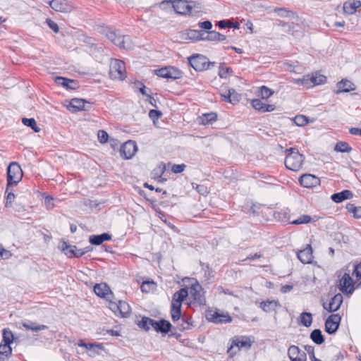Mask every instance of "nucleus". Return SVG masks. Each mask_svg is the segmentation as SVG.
I'll list each match as a JSON object with an SVG mask.
<instances>
[{
    "instance_id": "f257e3e1",
    "label": "nucleus",
    "mask_w": 361,
    "mask_h": 361,
    "mask_svg": "<svg viewBox=\"0 0 361 361\" xmlns=\"http://www.w3.org/2000/svg\"><path fill=\"white\" fill-rule=\"evenodd\" d=\"M286 152L287 154L284 161L286 167L293 171H299L303 165L304 156L295 148H290Z\"/></svg>"
},
{
    "instance_id": "f03ea898",
    "label": "nucleus",
    "mask_w": 361,
    "mask_h": 361,
    "mask_svg": "<svg viewBox=\"0 0 361 361\" xmlns=\"http://www.w3.org/2000/svg\"><path fill=\"white\" fill-rule=\"evenodd\" d=\"M23 177V171L17 162H11L7 168V186L17 185Z\"/></svg>"
},
{
    "instance_id": "7ed1b4c3",
    "label": "nucleus",
    "mask_w": 361,
    "mask_h": 361,
    "mask_svg": "<svg viewBox=\"0 0 361 361\" xmlns=\"http://www.w3.org/2000/svg\"><path fill=\"white\" fill-rule=\"evenodd\" d=\"M190 65L196 71H203L209 69L210 66H214L215 62H209L208 59L202 54L192 55L188 59Z\"/></svg>"
},
{
    "instance_id": "20e7f679",
    "label": "nucleus",
    "mask_w": 361,
    "mask_h": 361,
    "mask_svg": "<svg viewBox=\"0 0 361 361\" xmlns=\"http://www.w3.org/2000/svg\"><path fill=\"white\" fill-rule=\"evenodd\" d=\"M126 66L123 61L111 59L110 62L109 75L112 79L124 80L126 75Z\"/></svg>"
},
{
    "instance_id": "39448f33",
    "label": "nucleus",
    "mask_w": 361,
    "mask_h": 361,
    "mask_svg": "<svg viewBox=\"0 0 361 361\" xmlns=\"http://www.w3.org/2000/svg\"><path fill=\"white\" fill-rule=\"evenodd\" d=\"M106 37L112 42L115 45L120 48L128 49L130 48V37L128 35H123L119 31L109 30L106 34Z\"/></svg>"
},
{
    "instance_id": "423d86ee",
    "label": "nucleus",
    "mask_w": 361,
    "mask_h": 361,
    "mask_svg": "<svg viewBox=\"0 0 361 361\" xmlns=\"http://www.w3.org/2000/svg\"><path fill=\"white\" fill-rule=\"evenodd\" d=\"M190 294L199 305H206V298L204 297V290L197 281H195L190 285Z\"/></svg>"
},
{
    "instance_id": "0eeeda50",
    "label": "nucleus",
    "mask_w": 361,
    "mask_h": 361,
    "mask_svg": "<svg viewBox=\"0 0 361 361\" xmlns=\"http://www.w3.org/2000/svg\"><path fill=\"white\" fill-rule=\"evenodd\" d=\"M157 76L166 79H179L182 77V72L173 66H166L155 71Z\"/></svg>"
},
{
    "instance_id": "6e6552de",
    "label": "nucleus",
    "mask_w": 361,
    "mask_h": 361,
    "mask_svg": "<svg viewBox=\"0 0 361 361\" xmlns=\"http://www.w3.org/2000/svg\"><path fill=\"white\" fill-rule=\"evenodd\" d=\"M251 345L252 341L250 338L246 336L235 337L232 340L231 347L228 349V353L233 355L236 353L235 351H233L235 347L239 350L242 348L249 349Z\"/></svg>"
},
{
    "instance_id": "1a4fd4ad",
    "label": "nucleus",
    "mask_w": 361,
    "mask_h": 361,
    "mask_svg": "<svg viewBox=\"0 0 361 361\" xmlns=\"http://www.w3.org/2000/svg\"><path fill=\"white\" fill-rule=\"evenodd\" d=\"M339 290L343 294H352L354 291V282L348 273H345L338 283Z\"/></svg>"
},
{
    "instance_id": "9d476101",
    "label": "nucleus",
    "mask_w": 361,
    "mask_h": 361,
    "mask_svg": "<svg viewBox=\"0 0 361 361\" xmlns=\"http://www.w3.org/2000/svg\"><path fill=\"white\" fill-rule=\"evenodd\" d=\"M176 13L180 15H189L191 13L192 6L186 0L169 1Z\"/></svg>"
},
{
    "instance_id": "9b49d317",
    "label": "nucleus",
    "mask_w": 361,
    "mask_h": 361,
    "mask_svg": "<svg viewBox=\"0 0 361 361\" xmlns=\"http://www.w3.org/2000/svg\"><path fill=\"white\" fill-rule=\"evenodd\" d=\"M341 320V317L338 314H333L327 317L325 321V331L329 334H335Z\"/></svg>"
},
{
    "instance_id": "f8f14e48",
    "label": "nucleus",
    "mask_w": 361,
    "mask_h": 361,
    "mask_svg": "<svg viewBox=\"0 0 361 361\" xmlns=\"http://www.w3.org/2000/svg\"><path fill=\"white\" fill-rule=\"evenodd\" d=\"M110 309L116 314L118 313L122 317H127L131 312L129 304L122 300H119L118 303L111 302Z\"/></svg>"
},
{
    "instance_id": "ddd939ff",
    "label": "nucleus",
    "mask_w": 361,
    "mask_h": 361,
    "mask_svg": "<svg viewBox=\"0 0 361 361\" xmlns=\"http://www.w3.org/2000/svg\"><path fill=\"white\" fill-rule=\"evenodd\" d=\"M343 301V295L341 293H338L331 298L329 303L324 302L323 307L329 312H334L340 308Z\"/></svg>"
},
{
    "instance_id": "4468645a",
    "label": "nucleus",
    "mask_w": 361,
    "mask_h": 361,
    "mask_svg": "<svg viewBox=\"0 0 361 361\" xmlns=\"http://www.w3.org/2000/svg\"><path fill=\"white\" fill-rule=\"evenodd\" d=\"M137 151L135 142L128 140L122 145L120 149L121 155L126 159H130Z\"/></svg>"
},
{
    "instance_id": "2eb2a0df",
    "label": "nucleus",
    "mask_w": 361,
    "mask_h": 361,
    "mask_svg": "<svg viewBox=\"0 0 361 361\" xmlns=\"http://www.w3.org/2000/svg\"><path fill=\"white\" fill-rule=\"evenodd\" d=\"M288 355L290 361H306V353L298 346L292 345L288 350Z\"/></svg>"
},
{
    "instance_id": "dca6fc26",
    "label": "nucleus",
    "mask_w": 361,
    "mask_h": 361,
    "mask_svg": "<svg viewBox=\"0 0 361 361\" xmlns=\"http://www.w3.org/2000/svg\"><path fill=\"white\" fill-rule=\"evenodd\" d=\"M49 4L52 9L58 12L68 13L72 9L67 0H51Z\"/></svg>"
},
{
    "instance_id": "f3484780",
    "label": "nucleus",
    "mask_w": 361,
    "mask_h": 361,
    "mask_svg": "<svg viewBox=\"0 0 361 361\" xmlns=\"http://www.w3.org/2000/svg\"><path fill=\"white\" fill-rule=\"evenodd\" d=\"M300 185L305 188H314L319 185L320 180L312 174H303L299 178Z\"/></svg>"
},
{
    "instance_id": "a211bd4d",
    "label": "nucleus",
    "mask_w": 361,
    "mask_h": 361,
    "mask_svg": "<svg viewBox=\"0 0 361 361\" xmlns=\"http://www.w3.org/2000/svg\"><path fill=\"white\" fill-rule=\"evenodd\" d=\"M70 108L73 112L87 111L90 108V104L84 99L73 98L70 102Z\"/></svg>"
},
{
    "instance_id": "6ab92c4d",
    "label": "nucleus",
    "mask_w": 361,
    "mask_h": 361,
    "mask_svg": "<svg viewBox=\"0 0 361 361\" xmlns=\"http://www.w3.org/2000/svg\"><path fill=\"white\" fill-rule=\"evenodd\" d=\"M152 328H153L157 332L166 334L171 331V324L164 319L159 321L153 319Z\"/></svg>"
},
{
    "instance_id": "aec40b11",
    "label": "nucleus",
    "mask_w": 361,
    "mask_h": 361,
    "mask_svg": "<svg viewBox=\"0 0 361 361\" xmlns=\"http://www.w3.org/2000/svg\"><path fill=\"white\" fill-rule=\"evenodd\" d=\"M297 257L302 264H310L313 259L312 249L310 245H307L306 247L297 252Z\"/></svg>"
},
{
    "instance_id": "412c9836",
    "label": "nucleus",
    "mask_w": 361,
    "mask_h": 361,
    "mask_svg": "<svg viewBox=\"0 0 361 361\" xmlns=\"http://www.w3.org/2000/svg\"><path fill=\"white\" fill-rule=\"evenodd\" d=\"M209 320L216 324L228 323L231 322V317L228 314L214 312L209 314Z\"/></svg>"
},
{
    "instance_id": "4be33fe9",
    "label": "nucleus",
    "mask_w": 361,
    "mask_h": 361,
    "mask_svg": "<svg viewBox=\"0 0 361 361\" xmlns=\"http://www.w3.org/2000/svg\"><path fill=\"white\" fill-rule=\"evenodd\" d=\"M361 6V1L359 0H348L343 4L344 13L352 15L356 12L357 8Z\"/></svg>"
},
{
    "instance_id": "5701e85b",
    "label": "nucleus",
    "mask_w": 361,
    "mask_h": 361,
    "mask_svg": "<svg viewBox=\"0 0 361 361\" xmlns=\"http://www.w3.org/2000/svg\"><path fill=\"white\" fill-rule=\"evenodd\" d=\"M185 39H190L193 41L204 40V35L206 32L203 30H188L184 33Z\"/></svg>"
},
{
    "instance_id": "b1692460",
    "label": "nucleus",
    "mask_w": 361,
    "mask_h": 361,
    "mask_svg": "<svg viewBox=\"0 0 361 361\" xmlns=\"http://www.w3.org/2000/svg\"><path fill=\"white\" fill-rule=\"evenodd\" d=\"M55 82L67 90H75L78 87V82L63 77H56Z\"/></svg>"
},
{
    "instance_id": "393cba45",
    "label": "nucleus",
    "mask_w": 361,
    "mask_h": 361,
    "mask_svg": "<svg viewBox=\"0 0 361 361\" xmlns=\"http://www.w3.org/2000/svg\"><path fill=\"white\" fill-rule=\"evenodd\" d=\"M111 239V235L107 233H104L100 235H92L89 238V242L92 245H99L103 242L107 241Z\"/></svg>"
},
{
    "instance_id": "a878e982",
    "label": "nucleus",
    "mask_w": 361,
    "mask_h": 361,
    "mask_svg": "<svg viewBox=\"0 0 361 361\" xmlns=\"http://www.w3.org/2000/svg\"><path fill=\"white\" fill-rule=\"evenodd\" d=\"M353 197V193L348 190H344L340 192L334 193L331 195V200L336 203L350 199Z\"/></svg>"
},
{
    "instance_id": "bb28decb",
    "label": "nucleus",
    "mask_w": 361,
    "mask_h": 361,
    "mask_svg": "<svg viewBox=\"0 0 361 361\" xmlns=\"http://www.w3.org/2000/svg\"><path fill=\"white\" fill-rule=\"evenodd\" d=\"M279 306H280L279 302L275 300H267L260 303V307L266 312L275 311Z\"/></svg>"
},
{
    "instance_id": "cd10ccee",
    "label": "nucleus",
    "mask_w": 361,
    "mask_h": 361,
    "mask_svg": "<svg viewBox=\"0 0 361 361\" xmlns=\"http://www.w3.org/2000/svg\"><path fill=\"white\" fill-rule=\"evenodd\" d=\"M338 92H348L355 90V85L348 80H342L337 84Z\"/></svg>"
},
{
    "instance_id": "c85d7f7f",
    "label": "nucleus",
    "mask_w": 361,
    "mask_h": 361,
    "mask_svg": "<svg viewBox=\"0 0 361 361\" xmlns=\"http://www.w3.org/2000/svg\"><path fill=\"white\" fill-rule=\"evenodd\" d=\"M94 291L98 296L106 298L110 292V289L106 283H97L94 286Z\"/></svg>"
},
{
    "instance_id": "c756f323",
    "label": "nucleus",
    "mask_w": 361,
    "mask_h": 361,
    "mask_svg": "<svg viewBox=\"0 0 361 361\" xmlns=\"http://www.w3.org/2000/svg\"><path fill=\"white\" fill-rule=\"evenodd\" d=\"M226 39V37L224 35H222L216 31H209L206 32L204 35V40L207 41H224Z\"/></svg>"
},
{
    "instance_id": "7c9ffc66",
    "label": "nucleus",
    "mask_w": 361,
    "mask_h": 361,
    "mask_svg": "<svg viewBox=\"0 0 361 361\" xmlns=\"http://www.w3.org/2000/svg\"><path fill=\"white\" fill-rule=\"evenodd\" d=\"M310 338L317 345H321L324 342V337L320 329L313 330L310 334Z\"/></svg>"
},
{
    "instance_id": "2f4dec72",
    "label": "nucleus",
    "mask_w": 361,
    "mask_h": 361,
    "mask_svg": "<svg viewBox=\"0 0 361 361\" xmlns=\"http://www.w3.org/2000/svg\"><path fill=\"white\" fill-rule=\"evenodd\" d=\"M300 323L305 327H309L312 323V314L310 312H302L300 314Z\"/></svg>"
},
{
    "instance_id": "473e14b6",
    "label": "nucleus",
    "mask_w": 361,
    "mask_h": 361,
    "mask_svg": "<svg viewBox=\"0 0 361 361\" xmlns=\"http://www.w3.org/2000/svg\"><path fill=\"white\" fill-rule=\"evenodd\" d=\"M61 248L68 257L72 258L74 257V250H76L75 245H71L68 244L66 242H63L61 245Z\"/></svg>"
},
{
    "instance_id": "72a5a7b5",
    "label": "nucleus",
    "mask_w": 361,
    "mask_h": 361,
    "mask_svg": "<svg viewBox=\"0 0 361 361\" xmlns=\"http://www.w3.org/2000/svg\"><path fill=\"white\" fill-rule=\"evenodd\" d=\"M152 322L153 319L144 316L140 321L137 322V324L140 328L147 331L150 329V327H152Z\"/></svg>"
},
{
    "instance_id": "f704fd0d",
    "label": "nucleus",
    "mask_w": 361,
    "mask_h": 361,
    "mask_svg": "<svg viewBox=\"0 0 361 361\" xmlns=\"http://www.w3.org/2000/svg\"><path fill=\"white\" fill-rule=\"evenodd\" d=\"M217 118L216 114L211 112L209 114H204L200 117V123L202 125L212 124Z\"/></svg>"
},
{
    "instance_id": "c9c22d12",
    "label": "nucleus",
    "mask_w": 361,
    "mask_h": 361,
    "mask_svg": "<svg viewBox=\"0 0 361 361\" xmlns=\"http://www.w3.org/2000/svg\"><path fill=\"white\" fill-rule=\"evenodd\" d=\"M326 78L321 74L315 73L310 75L311 87L314 85H319L326 82Z\"/></svg>"
},
{
    "instance_id": "e433bc0d",
    "label": "nucleus",
    "mask_w": 361,
    "mask_h": 361,
    "mask_svg": "<svg viewBox=\"0 0 361 361\" xmlns=\"http://www.w3.org/2000/svg\"><path fill=\"white\" fill-rule=\"evenodd\" d=\"M188 295V290L186 288H183L176 291L172 298V300L176 302H182Z\"/></svg>"
},
{
    "instance_id": "4c0bfd02",
    "label": "nucleus",
    "mask_w": 361,
    "mask_h": 361,
    "mask_svg": "<svg viewBox=\"0 0 361 361\" xmlns=\"http://www.w3.org/2000/svg\"><path fill=\"white\" fill-rule=\"evenodd\" d=\"M23 326L27 330H32L35 331H39L47 329V326L44 324H37L35 322H27L23 324Z\"/></svg>"
},
{
    "instance_id": "58836bf2",
    "label": "nucleus",
    "mask_w": 361,
    "mask_h": 361,
    "mask_svg": "<svg viewBox=\"0 0 361 361\" xmlns=\"http://www.w3.org/2000/svg\"><path fill=\"white\" fill-rule=\"evenodd\" d=\"M290 224L294 225L306 224L312 221V217L307 214H303L300 216L298 219L290 221L288 218Z\"/></svg>"
},
{
    "instance_id": "ea45409f",
    "label": "nucleus",
    "mask_w": 361,
    "mask_h": 361,
    "mask_svg": "<svg viewBox=\"0 0 361 361\" xmlns=\"http://www.w3.org/2000/svg\"><path fill=\"white\" fill-rule=\"evenodd\" d=\"M23 123L32 128L35 133H39L40 131V128L37 126L36 121L33 118H23L22 119Z\"/></svg>"
},
{
    "instance_id": "a19ab883",
    "label": "nucleus",
    "mask_w": 361,
    "mask_h": 361,
    "mask_svg": "<svg viewBox=\"0 0 361 361\" xmlns=\"http://www.w3.org/2000/svg\"><path fill=\"white\" fill-rule=\"evenodd\" d=\"M232 73L233 71L231 68L226 66L224 64L219 66L218 75L220 78H227Z\"/></svg>"
},
{
    "instance_id": "79ce46f5",
    "label": "nucleus",
    "mask_w": 361,
    "mask_h": 361,
    "mask_svg": "<svg viewBox=\"0 0 361 361\" xmlns=\"http://www.w3.org/2000/svg\"><path fill=\"white\" fill-rule=\"evenodd\" d=\"M295 84L302 85L307 88L311 87L310 75H306L302 78L294 79Z\"/></svg>"
},
{
    "instance_id": "37998d69",
    "label": "nucleus",
    "mask_w": 361,
    "mask_h": 361,
    "mask_svg": "<svg viewBox=\"0 0 361 361\" xmlns=\"http://www.w3.org/2000/svg\"><path fill=\"white\" fill-rule=\"evenodd\" d=\"M335 151L340 152H350L352 148L345 142H338L334 148Z\"/></svg>"
},
{
    "instance_id": "c03bdc74",
    "label": "nucleus",
    "mask_w": 361,
    "mask_h": 361,
    "mask_svg": "<svg viewBox=\"0 0 361 361\" xmlns=\"http://www.w3.org/2000/svg\"><path fill=\"white\" fill-rule=\"evenodd\" d=\"M13 341V334L12 331L8 329H4L3 330V339L2 342L6 344H11Z\"/></svg>"
},
{
    "instance_id": "a18cd8bd",
    "label": "nucleus",
    "mask_w": 361,
    "mask_h": 361,
    "mask_svg": "<svg viewBox=\"0 0 361 361\" xmlns=\"http://www.w3.org/2000/svg\"><path fill=\"white\" fill-rule=\"evenodd\" d=\"M346 208L350 213L353 214L355 218H361V207H355L354 204H348Z\"/></svg>"
},
{
    "instance_id": "49530a36",
    "label": "nucleus",
    "mask_w": 361,
    "mask_h": 361,
    "mask_svg": "<svg viewBox=\"0 0 361 361\" xmlns=\"http://www.w3.org/2000/svg\"><path fill=\"white\" fill-rule=\"evenodd\" d=\"M274 91L267 86H262L259 89V95L263 99H267L272 96Z\"/></svg>"
},
{
    "instance_id": "de8ad7c7",
    "label": "nucleus",
    "mask_w": 361,
    "mask_h": 361,
    "mask_svg": "<svg viewBox=\"0 0 361 361\" xmlns=\"http://www.w3.org/2000/svg\"><path fill=\"white\" fill-rule=\"evenodd\" d=\"M274 12L277 13V15L282 18L290 17V15H293V12L286 9V8H275Z\"/></svg>"
},
{
    "instance_id": "09e8293b",
    "label": "nucleus",
    "mask_w": 361,
    "mask_h": 361,
    "mask_svg": "<svg viewBox=\"0 0 361 361\" xmlns=\"http://www.w3.org/2000/svg\"><path fill=\"white\" fill-rule=\"evenodd\" d=\"M251 104L255 109H256L262 113H264L263 110H264V109H265L266 104L262 102L260 99H252L251 102Z\"/></svg>"
},
{
    "instance_id": "8fccbe9b",
    "label": "nucleus",
    "mask_w": 361,
    "mask_h": 361,
    "mask_svg": "<svg viewBox=\"0 0 361 361\" xmlns=\"http://www.w3.org/2000/svg\"><path fill=\"white\" fill-rule=\"evenodd\" d=\"M293 121L298 126H304L308 123V118L305 116L298 115L295 116Z\"/></svg>"
},
{
    "instance_id": "3c124183",
    "label": "nucleus",
    "mask_w": 361,
    "mask_h": 361,
    "mask_svg": "<svg viewBox=\"0 0 361 361\" xmlns=\"http://www.w3.org/2000/svg\"><path fill=\"white\" fill-rule=\"evenodd\" d=\"M11 344L1 343L0 345V354L4 355L6 357L9 356L12 353V348L10 346Z\"/></svg>"
},
{
    "instance_id": "603ef678",
    "label": "nucleus",
    "mask_w": 361,
    "mask_h": 361,
    "mask_svg": "<svg viewBox=\"0 0 361 361\" xmlns=\"http://www.w3.org/2000/svg\"><path fill=\"white\" fill-rule=\"evenodd\" d=\"M305 350L308 353L311 361H322L321 360H319L315 357L314 346L308 345H305Z\"/></svg>"
},
{
    "instance_id": "864d4df0",
    "label": "nucleus",
    "mask_w": 361,
    "mask_h": 361,
    "mask_svg": "<svg viewBox=\"0 0 361 361\" xmlns=\"http://www.w3.org/2000/svg\"><path fill=\"white\" fill-rule=\"evenodd\" d=\"M193 188H195L198 193L202 195L206 196L209 193V190L207 187L202 184H193Z\"/></svg>"
},
{
    "instance_id": "5fc2aeb1",
    "label": "nucleus",
    "mask_w": 361,
    "mask_h": 361,
    "mask_svg": "<svg viewBox=\"0 0 361 361\" xmlns=\"http://www.w3.org/2000/svg\"><path fill=\"white\" fill-rule=\"evenodd\" d=\"M6 201L5 203V207L6 208H8V207H11V205L14 201L15 195L12 192H8V188L6 190Z\"/></svg>"
},
{
    "instance_id": "6e6d98bb",
    "label": "nucleus",
    "mask_w": 361,
    "mask_h": 361,
    "mask_svg": "<svg viewBox=\"0 0 361 361\" xmlns=\"http://www.w3.org/2000/svg\"><path fill=\"white\" fill-rule=\"evenodd\" d=\"M98 140L101 143H106L108 141L109 135L103 130H99L97 133Z\"/></svg>"
},
{
    "instance_id": "4d7b16f0",
    "label": "nucleus",
    "mask_w": 361,
    "mask_h": 361,
    "mask_svg": "<svg viewBox=\"0 0 361 361\" xmlns=\"http://www.w3.org/2000/svg\"><path fill=\"white\" fill-rule=\"evenodd\" d=\"M171 315L173 322L179 321L181 317V310H176L171 308Z\"/></svg>"
},
{
    "instance_id": "13d9d810",
    "label": "nucleus",
    "mask_w": 361,
    "mask_h": 361,
    "mask_svg": "<svg viewBox=\"0 0 361 361\" xmlns=\"http://www.w3.org/2000/svg\"><path fill=\"white\" fill-rule=\"evenodd\" d=\"M179 321L181 322L178 326V329L180 331H185L190 329L191 324L187 320H185V318H180Z\"/></svg>"
},
{
    "instance_id": "bf43d9fd",
    "label": "nucleus",
    "mask_w": 361,
    "mask_h": 361,
    "mask_svg": "<svg viewBox=\"0 0 361 361\" xmlns=\"http://www.w3.org/2000/svg\"><path fill=\"white\" fill-rule=\"evenodd\" d=\"M162 116V113L159 110L152 109L149 112V116L153 121L159 119Z\"/></svg>"
},
{
    "instance_id": "052dcab7",
    "label": "nucleus",
    "mask_w": 361,
    "mask_h": 361,
    "mask_svg": "<svg viewBox=\"0 0 361 361\" xmlns=\"http://www.w3.org/2000/svg\"><path fill=\"white\" fill-rule=\"evenodd\" d=\"M46 22L49 28L51 29L55 33H57L59 31V26L54 21L47 18Z\"/></svg>"
},
{
    "instance_id": "680f3d73",
    "label": "nucleus",
    "mask_w": 361,
    "mask_h": 361,
    "mask_svg": "<svg viewBox=\"0 0 361 361\" xmlns=\"http://www.w3.org/2000/svg\"><path fill=\"white\" fill-rule=\"evenodd\" d=\"M152 286H154L153 282L145 281L142 283L140 288H141V290L142 292L148 293V292H149V290H150L151 288H152Z\"/></svg>"
},
{
    "instance_id": "e2e57ef3",
    "label": "nucleus",
    "mask_w": 361,
    "mask_h": 361,
    "mask_svg": "<svg viewBox=\"0 0 361 361\" xmlns=\"http://www.w3.org/2000/svg\"><path fill=\"white\" fill-rule=\"evenodd\" d=\"M234 93H235V90L234 89L231 88L228 90V94H221V97H224V99L226 102L233 103V99L231 97Z\"/></svg>"
},
{
    "instance_id": "0e129e2a",
    "label": "nucleus",
    "mask_w": 361,
    "mask_h": 361,
    "mask_svg": "<svg viewBox=\"0 0 361 361\" xmlns=\"http://www.w3.org/2000/svg\"><path fill=\"white\" fill-rule=\"evenodd\" d=\"M185 168V164H174L172 168H171V171L173 173H181L184 171Z\"/></svg>"
},
{
    "instance_id": "69168bd1",
    "label": "nucleus",
    "mask_w": 361,
    "mask_h": 361,
    "mask_svg": "<svg viewBox=\"0 0 361 361\" xmlns=\"http://www.w3.org/2000/svg\"><path fill=\"white\" fill-rule=\"evenodd\" d=\"M11 256V252L8 250L4 249L0 244V259H8Z\"/></svg>"
},
{
    "instance_id": "338daca9",
    "label": "nucleus",
    "mask_w": 361,
    "mask_h": 361,
    "mask_svg": "<svg viewBox=\"0 0 361 361\" xmlns=\"http://www.w3.org/2000/svg\"><path fill=\"white\" fill-rule=\"evenodd\" d=\"M198 25L200 28L204 29V30H210L212 27V23L209 20L200 22Z\"/></svg>"
},
{
    "instance_id": "774afa93",
    "label": "nucleus",
    "mask_w": 361,
    "mask_h": 361,
    "mask_svg": "<svg viewBox=\"0 0 361 361\" xmlns=\"http://www.w3.org/2000/svg\"><path fill=\"white\" fill-rule=\"evenodd\" d=\"M357 279L361 278V262L355 266V269L353 273Z\"/></svg>"
}]
</instances>
